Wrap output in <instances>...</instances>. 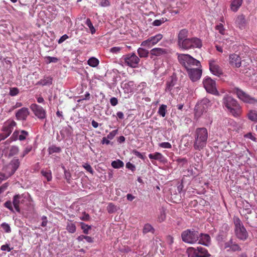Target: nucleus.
Returning a JSON list of instances; mask_svg holds the SVG:
<instances>
[{
    "instance_id": "nucleus-18",
    "label": "nucleus",
    "mask_w": 257,
    "mask_h": 257,
    "mask_svg": "<svg viewBox=\"0 0 257 257\" xmlns=\"http://www.w3.org/2000/svg\"><path fill=\"white\" fill-rule=\"evenodd\" d=\"M16 125L17 123L14 120L9 119L4 123L2 131L10 135Z\"/></svg>"
},
{
    "instance_id": "nucleus-48",
    "label": "nucleus",
    "mask_w": 257,
    "mask_h": 257,
    "mask_svg": "<svg viewBox=\"0 0 257 257\" xmlns=\"http://www.w3.org/2000/svg\"><path fill=\"white\" fill-rule=\"evenodd\" d=\"M19 93V90L17 87H13L10 88V95L12 96L17 95Z\"/></svg>"
},
{
    "instance_id": "nucleus-57",
    "label": "nucleus",
    "mask_w": 257,
    "mask_h": 257,
    "mask_svg": "<svg viewBox=\"0 0 257 257\" xmlns=\"http://www.w3.org/2000/svg\"><path fill=\"white\" fill-rule=\"evenodd\" d=\"M132 153L134 155L138 157V158H139L142 160H145V157L142 154H141L140 152H139L137 150H133Z\"/></svg>"
},
{
    "instance_id": "nucleus-11",
    "label": "nucleus",
    "mask_w": 257,
    "mask_h": 257,
    "mask_svg": "<svg viewBox=\"0 0 257 257\" xmlns=\"http://www.w3.org/2000/svg\"><path fill=\"white\" fill-rule=\"evenodd\" d=\"M163 37V35L161 34H158L155 36L150 37L146 40L143 41L141 45L144 47L150 48L161 40Z\"/></svg>"
},
{
    "instance_id": "nucleus-16",
    "label": "nucleus",
    "mask_w": 257,
    "mask_h": 257,
    "mask_svg": "<svg viewBox=\"0 0 257 257\" xmlns=\"http://www.w3.org/2000/svg\"><path fill=\"white\" fill-rule=\"evenodd\" d=\"M187 71L190 79L193 82L199 80L202 75V70L199 68H191Z\"/></svg>"
},
{
    "instance_id": "nucleus-25",
    "label": "nucleus",
    "mask_w": 257,
    "mask_h": 257,
    "mask_svg": "<svg viewBox=\"0 0 257 257\" xmlns=\"http://www.w3.org/2000/svg\"><path fill=\"white\" fill-rule=\"evenodd\" d=\"M191 49L201 48L202 46V41L198 38L192 37L190 38Z\"/></svg>"
},
{
    "instance_id": "nucleus-6",
    "label": "nucleus",
    "mask_w": 257,
    "mask_h": 257,
    "mask_svg": "<svg viewBox=\"0 0 257 257\" xmlns=\"http://www.w3.org/2000/svg\"><path fill=\"white\" fill-rule=\"evenodd\" d=\"M181 237L184 242L192 244L198 240L199 233L197 231L187 229L182 232Z\"/></svg>"
},
{
    "instance_id": "nucleus-44",
    "label": "nucleus",
    "mask_w": 257,
    "mask_h": 257,
    "mask_svg": "<svg viewBox=\"0 0 257 257\" xmlns=\"http://www.w3.org/2000/svg\"><path fill=\"white\" fill-rule=\"evenodd\" d=\"M107 210L109 213H112L116 211V206L112 203H109L107 206Z\"/></svg>"
},
{
    "instance_id": "nucleus-40",
    "label": "nucleus",
    "mask_w": 257,
    "mask_h": 257,
    "mask_svg": "<svg viewBox=\"0 0 257 257\" xmlns=\"http://www.w3.org/2000/svg\"><path fill=\"white\" fill-rule=\"evenodd\" d=\"M154 229L150 224L147 223L145 224L143 229V232L144 234H146L150 232L154 233Z\"/></svg>"
},
{
    "instance_id": "nucleus-34",
    "label": "nucleus",
    "mask_w": 257,
    "mask_h": 257,
    "mask_svg": "<svg viewBox=\"0 0 257 257\" xmlns=\"http://www.w3.org/2000/svg\"><path fill=\"white\" fill-rule=\"evenodd\" d=\"M19 152V148L16 146H12L10 147L9 153L8 154L9 157H13L17 155Z\"/></svg>"
},
{
    "instance_id": "nucleus-23",
    "label": "nucleus",
    "mask_w": 257,
    "mask_h": 257,
    "mask_svg": "<svg viewBox=\"0 0 257 257\" xmlns=\"http://www.w3.org/2000/svg\"><path fill=\"white\" fill-rule=\"evenodd\" d=\"M189 32L186 29L181 30L178 34L177 44L179 45L184 40L188 39Z\"/></svg>"
},
{
    "instance_id": "nucleus-54",
    "label": "nucleus",
    "mask_w": 257,
    "mask_h": 257,
    "mask_svg": "<svg viewBox=\"0 0 257 257\" xmlns=\"http://www.w3.org/2000/svg\"><path fill=\"white\" fill-rule=\"evenodd\" d=\"M4 206L10 211L14 212V209L12 206V203L11 201H7L4 203Z\"/></svg>"
},
{
    "instance_id": "nucleus-3",
    "label": "nucleus",
    "mask_w": 257,
    "mask_h": 257,
    "mask_svg": "<svg viewBox=\"0 0 257 257\" xmlns=\"http://www.w3.org/2000/svg\"><path fill=\"white\" fill-rule=\"evenodd\" d=\"M20 165L19 159L14 157L8 165L4 166L3 168L4 173H0V182L12 176L18 169Z\"/></svg>"
},
{
    "instance_id": "nucleus-42",
    "label": "nucleus",
    "mask_w": 257,
    "mask_h": 257,
    "mask_svg": "<svg viewBox=\"0 0 257 257\" xmlns=\"http://www.w3.org/2000/svg\"><path fill=\"white\" fill-rule=\"evenodd\" d=\"M85 24L89 28L91 33L92 34H94L96 32V30H95V29L94 28V27L89 19H87L86 20Z\"/></svg>"
},
{
    "instance_id": "nucleus-30",
    "label": "nucleus",
    "mask_w": 257,
    "mask_h": 257,
    "mask_svg": "<svg viewBox=\"0 0 257 257\" xmlns=\"http://www.w3.org/2000/svg\"><path fill=\"white\" fill-rule=\"evenodd\" d=\"M248 118L254 122H257V111L250 110L247 113Z\"/></svg>"
},
{
    "instance_id": "nucleus-7",
    "label": "nucleus",
    "mask_w": 257,
    "mask_h": 257,
    "mask_svg": "<svg viewBox=\"0 0 257 257\" xmlns=\"http://www.w3.org/2000/svg\"><path fill=\"white\" fill-rule=\"evenodd\" d=\"M203 83L207 92L215 95H219V93L216 88V82L214 80L210 77H206L203 80Z\"/></svg>"
},
{
    "instance_id": "nucleus-47",
    "label": "nucleus",
    "mask_w": 257,
    "mask_h": 257,
    "mask_svg": "<svg viewBox=\"0 0 257 257\" xmlns=\"http://www.w3.org/2000/svg\"><path fill=\"white\" fill-rule=\"evenodd\" d=\"M21 135L19 136V140L21 141H24L26 139V137L29 135L28 132L22 130L21 131Z\"/></svg>"
},
{
    "instance_id": "nucleus-52",
    "label": "nucleus",
    "mask_w": 257,
    "mask_h": 257,
    "mask_svg": "<svg viewBox=\"0 0 257 257\" xmlns=\"http://www.w3.org/2000/svg\"><path fill=\"white\" fill-rule=\"evenodd\" d=\"M215 29L216 30L218 31L221 34H224L225 30L222 24H220L217 25L215 27Z\"/></svg>"
},
{
    "instance_id": "nucleus-29",
    "label": "nucleus",
    "mask_w": 257,
    "mask_h": 257,
    "mask_svg": "<svg viewBox=\"0 0 257 257\" xmlns=\"http://www.w3.org/2000/svg\"><path fill=\"white\" fill-rule=\"evenodd\" d=\"M190 38H188L186 39L185 40H184L183 42H182L180 44H179L178 45V47L183 50H189L191 49V44Z\"/></svg>"
},
{
    "instance_id": "nucleus-50",
    "label": "nucleus",
    "mask_w": 257,
    "mask_h": 257,
    "mask_svg": "<svg viewBox=\"0 0 257 257\" xmlns=\"http://www.w3.org/2000/svg\"><path fill=\"white\" fill-rule=\"evenodd\" d=\"M82 167L84 168H85L87 171L90 173L91 174H93L94 171L91 166L89 164L87 163H85L82 165Z\"/></svg>"
},
{
    "instance_id": "nucleus-38",
    "label": "nucleus",
    "mask_w": 257,
    "mask_h": 257,
    "mask_svg": "<svg viewBox=\"0 0 257 257\" xmlns=\"http://www.w3.org/2000/svg\"><path fill=\"white\" fill-rule=\"evenodd\" d=\"M138 53L141 58H146L148 56L149 51L144 48H139L138 49Z\"/></svg>"
},
{
    "instance_id": "nucleus-56",
    "label": "nucleus",
    "mask_w": 257,
    "mask_h": 257,
    "mask_svg": "<svg viewBox=\"0 0 257 257\" xmlns=\"http://www.w3.org/2000/svg\"><path fill=\"white\" fill-rule=\"evenodd\" d=\"M46 59H47V63H48L52 62L56 63L58 61V58L54 57L48 56L46 57Z\"/></svg>"
},
{
    "instance_id": "nucleus-62",
    "label": "nucleus",
    "mask_w": 257,
    "mask_h": 257,
    "mask_svg": "<svg viewBox=\"0 0 257 257\" xmlns=\"http://www.w3.org/2000/svg\"><path fill=\"white\" fill-rule=\"evenodd\" d=\"M64 174H65V178L67 180V182L68 183H70V180H71V174L70 173V172L67 171H65L64 172Z\"/></svg>"
},
{
    "instance_id": "nucleus-33",
    "label": "nucleus",
    "mask_w": 257,
    "mask_h": 257,
    "mask_svg": "<svg viewBox=\"0 0 257 257\" xmlns=\"http://www.w3.org/2000/svg\"><path fill=\"white\" fill-rule=\"evenodd\" d=\"M38 84L43 86L50 85L52 84V78L51 77H47L43 79L40 80L38 82Z\"/></svg>"
},
{
    "instance_id": "nucleus-31",
    "label": "nucleus",
    "mask_w": 257,
    "mask_h": 257,
    "mask_svg": "<svg viewBox=\"0 0 257 257\" xmlns=\"http://www.w3.org/2000/svg\"><path fill=\"white\" fill-rule=\"evenodd\" d=\"M48 152L49 155H51L54 153H59L61 152V148L55 145H52L48 148Z\"/></svg>"
},
{
    "instance_id": "nucleus-58",
    "label": "nucleus",
    "mask_w": 257,
    "mask_h": 257,
    "mask_svg": "<svg viewBox=\"0 0 257 257\" xmlns=\"http://www.w3.org/2000/svg\"><path fill=\"white\" fill-rule=\"evenodd\" d=\"M1 249L3 251H7L10 252L13 248H10V245L8 244H6L2 245Z\"/></svg>"
},
{
    "instance_id": "nucleus-55",
    "label": "nucleus",
    "mask_w": 257,
    "mask_h": 257,
    "mask_svg": "<svg viewBox=\"0 0 257 257\" xmlns=\"http://www.w3.org/2000/svg\"><path fill=\"white\" fill-rule=\"evenodd\" d=\"M226 238V235L224 234L223 232H220L217 236V240L218 241H222Z\"/></svg>"
},
{
    "instance_id": "nucleus-19",
    "label": "nucleus",
    "mask_w": 257,
    "mask_h": 257,
    "mask_svg": "<svg viewBox=\"0 0 257 257\" xmlns=\"http://www.w3.org/2000/svg\"><path fill=\"white\" fill-rule=\"evenodd\" d=\"M229 63L233 66L239 68L241 66V58L236 54H232L229 56Z\"/></svg>"
},
{
    "instance_id": "nucleus-21",
    "label": "nucleus",
    "mask_w": 257,
    "mask_h": 257,
    "mask_svg": "<svg viewBox=\"0 0 257 257\" xmlns=\"http://www.w3.org/2000/svg\"><path fill=\"white\" fill-rule=\"evenodd\" d=\"M29 114L28 109L26 107H22L17 112L16 117L18 120H26Z\"/></svg>"
},
{
    "instance_id": "nucleus-12",
    "label": "nucleus",
    "mask_w": 257,
    "mask_h": 257,
    "mask_svg": "<svg viewBox=\"0 0 257 257\" xmlns=\"http://www.w3.org/2000/svg\"><path fill=\"white\" fill-rule=\"evenodd\" d=\"M124 60L127 66L132 68H137L140 62V59L135 53L126 55L124 56Z\"/></svg>"
},
{
    "instance_id": "nucleus-49",
    "label": "nucleus",
    "mask_w": 257,
    "mask_h": 257,
    "mask_svg": "<svg viewBox=\"0 0 257 257\" xmlns=\"http://www.w3.org/2000/svg\"><path fill=\"white\" fill-rule=\"evenodd\" d=\"M1 226L6 232L9 233L11 231V227L8 223H3Z\"/></svg>"
},
{
    "instance_id": "nucleus-60",
    "label": "nucleus",
    "mask_w": 257,
    "mask_h": 257,
    "mask_svg": "<svg viewBox=\"0 0 257 257\" xmlns=\"http://www.w3.org/2000/svg\"><path fill=\"white\" fill-rule=\"evenodd\" d=\"M126 167L132 170L133 172H134L136 169L135 166L130 162H128L126 164Z\"/></svg>"
},
{
    "instance_id": "nucleus-15",
    "label": "nucleus",
    "mask_w": 257,
    "mask_h": 257,
    "mask_svg": "<svg viewBox=\"0 0 257 257\" xmlns=\"http://www.w3.org/2000/svg\"><path fill=\"white\" fill-rule=\"evenodd\" d=\"M209 69L211 72L217 76L222 74V70L218 65L217 61L214 59H211L209 61Z\"/></svg>"
},
{
    "instance_id": "nucleus-35",
    "label": "nucleus",
    "mask_w": 257,
    "mask_h": 257,
    "mask_svg": "<svg viewBox=\"0 0 257 257\" xmlns=\"http://www.w3.org/2000/svg\"><path fill=\"white\" fill-rule=\"evenodd\" d=\"M66 229L69 233H73L76 231V227L75 223L70 221L67 223Z\"/></svg>"
},
{
    "instance_id": "nucleus-39",
    "label": "nucleus",
    "mask_w": 257,
    "mask_h": 257,
    "mask_svg": "<svg viewBox=\"0 0 257 257\" xmlns=\"http://www.w3.org/2000/svg\"><path fill=\"white\" fill-rule=\"evenodd\" d=\"M88 64L91 67H95L99 64V60L94 57H91L87 61Z\"/></svg>"
},
{
    "instance_id": "nucleus-27",
    "label": "nucleus",
    "mask_w": 257,
    "mask_h": 257,
    "mask_svg": "<svg viewBox=\"0 0 257 257\" xmlns=\"http://www.w3.org/2000/svg\"><path fill=\"white\" fill-rule=\"evenodd\" d=\"M243 0H232L230 5V9L232 11L236 12L241 7Z\"/></svg>"
},
{
    "instance_id": "nucleus-43",
    "label": "nucleus",
    "mask_w": 257,
    "mask_h": 257,
    "mask_svg": "<svg viewBox=\"0 0 257 257\" xmlns=\"http://www.w3.org/2000/svg\"><path fill=\"white\" fill-rule=\"evenodd\" d=\"M166 21H167V18H162L161 19L155 20L152 24L154 26H160Z\"/></svg>"
},
{
    "instance_id": "nucleus-1",
    "label": "nucleus",
    "mask_w": 257,
    "mask_h": 257,
    "mask_svg": "<svg viewBox=\"0 0 257 257\" xmlns=\"http://www.w3.org/2000/svg\"><path fill=\"white\" fill-rule=\"evenodd\" d=\"M223 106L234 117H238L242 113L241 107L231 96L225 95L222 99Z\"/></svg>"
},
{
    "instance_id": "nucleus-5",
    "label": "nucleus",
    "mask_w": 257,
    "mask_h": 257,
    "mask_svg": "<svg viewBox=\"0 0 257 257\" xmlns=\"http://www.w3.org/2000/svg\"><path fill=\"white\" fill-rule=\"evenodd\" d=\"M235 232L237 237L242 240H245L248 237V233L243 226L241 221L238 217H234Z\"/></svg>"
},
{
    "instance_id": "nucleus-24",
    "label": "nucleus",
    "mask_w": 257,
    "mask_h": 257,
    "mask_svg": "<svg viewBox=\"0 0 257 257\" xmlns=\"http://www.w3.org/2000/svg\"><path fill=\"white\" fill-rule=\"evenodd\" d=\"M199 237L200 239L199 240V243L200 244L205 246H208L210 244L211 238L208 234L200 233L199 234Z\"/></svg>"
},
{
    "instance_id": "nucleus-17",
    "label": "nucleus",
    "mask_w": 257,
    "mask_h": 257,
    "mask_svg": "<svg viewBox=\"0 0 257 257\" xmlns=\"http://www.w3.org/2000/svg\"><path fill=\"white\" fill-rule=\"evenodd\" d=\"M25 199L26 198L23 196V195L17 194L14 196L13 204L17 212H20V205L23 204Z\"/></svg>"
},
{
    "instance_id": "nucleus-36",
    "label": "nucleus",
    "mask_w": 257,
    "mask_h": 257,
    "mask_svg": "<svg viewBox=\"0 0 257 257\" xmlns=\"http://www.w3.org/2000/svg\"><path fill=\"white\" fill-rule=\"evenodd\" d=\"M111 166L115 169H119L124 166L123 162L120 160L113 161L111 162Z\"/></svg>"
},
{
    "instance_id": "nucleus-63",
    "label": "nucleus",
    "mask_w": 257,
    "mask_h": 257,
    "mask_svg": "<svg viewBox=\"0 0 257 257\" xmlns=\"http://www.w3.org/2000/svg\"><path fill=\"white\" fill-rule=\"evenodd\" d=\"M110 102L111 105L112 106H115L118 103V100L117 99L116 97H112L110 99Z\"/></svg>"
},
{
    "instance_id": "nucleus-37",
    "label": "nucleus",
    "mask_w": 257,
    "mask_h": 257,
    "mask_svg": "<svg viewBox=\"0 0 257 257\" xmlns=\"http://www.w3.org/2000/svg\"><path fill=\"white\" fill-rule=\"evenodd\" d=\"M167 106L165 104H162L159 108L158 113L162 117H165L167 112Z\"/></svg>"
},
{
    "instance_id": "nucleus-45",
    "label": "nucleus",
    "mask_w": 257,
    "mask_h": 257,
    "mask_svg": "<svg viewBox=\"0 0 257 257\" xmlns=\"http://www.w3.org/2000/svg\"><path fill=\"white\" fill-rule=\"evenodd\" d=\"M81 229L83 230V233L88 234L89 230L91 228V226L86 224L83 222H81Z\"/></svg>"
},
{
    "instance_id": "nucleus-28",
    "label": "nucleus",
    "mask_w": 257,
    "mask_h": 257,
    "mask_svg": "<svg viewBox=\"0 0 257 257\" xmlns=\"http://www.w3.org/2000/svg\"><path fill=\"white\" fill-rule=\"evenodd\" d=\"M149 157L151 160L154 159L159 161L160 162H164L165 160L164 156L159 152H156L154 154H150Z\"/></svg>"
},
{
    "instance_id": "nucleus-2",
    "label": "nucleus",
    "mask_w": 257,
    "mask_h": 257,
    "mask_svg": "<svg viewBox=\"0 0 257 257\" xmlns=\"http://www.w3.org/2000/svg\"><path fill=\"white\" fill-rule=\"evenodd\" d=\"M208 139V131L205 127L197 128L194 134V149L200 151L205 148Z\"/></svg>"
},
{
    "instance_id": "nucleus-46",
    "label": "nucleus",
    "mask_w": 257,
    "mask_h": 257,
    "mask_svg": "<svg viewBox=\"0 0 257 257\" xmlns=\"http://www.w3.org/2000/svg\"><path fill=\"white\" fill-rule=\"evenodd\" d=\"M32 146L31 145H28L24 149L21 157L24 158L26 155L29 154L32 150Z\"/></svg>"
},
{
    "instance_id": "nucleus-61",
    "label": "nucleus",
    "mask_w": 257,
    "mask_h": 257,
    "mask_svg": "<svg viewBox=\"0 0 257 257\" xmlns=\"http://www.w3.org/2000/svg\"><path fill=\"white\" fill-rule=\"evenodd\" d=\"M100 5L102 7H107L110 5L109 0H100Z\"/></svg>"
},
{
    "instance_id": "nucleus-32",
    "label": "nucleus",
    "mask_w": 257,
    "mask_h": 257,
    "mask_svg": "<svg viewBox=\"0 0 257 257\" xmlns=\"http://www.w3.org/2000/svg\"><path fill=\"white\" fill-rule=\"evenodd\" d=\"M166 217L165 211L163 208H162L160 209V213L158 215L157 221L160 223L162 222L165 220Z\"/></svg>"
},
{
    "instance_id": "nucleus-20",
    "label": "nucleus",
    "mask_w": 257,
    "mask_h": 257,
    "mask_svg": "<svg viewBox=\"0 0 257 257\" xmlns=\"http://www.w3.org/2000/svg\"><path fill=\"white\" fill-rule=\"evenodd\" d=\"M170 53L169 49L161 48H155L150 51L151 56H161L168 54Z\"/></svg>"
},
{
    "instance_id": "nucleus-64",
    "label": "nucleus",
    "mask_w": 257,
    "mask_h": 257,
    "mask_svg": "<svg viewBox=\"0 0 257 257\" xmlns=\"http://www.w3.org/2000/svg\"><path fill=\"white\" fill-rule=\"evenodd\" d=\"M68 38L69 37L66 34H65L60 37L58 42L59 44H61Z\"/></svg>"
},
{
    "instance_id": "nucleus-8",
    "label": "nucleus",
    "mask_w": 257,
    "mask_h": 257,
    "mask_svg": "<svg viewBox=\"0 0 257 257\" xmlns=\"http://www.w3.org/2000/svg\"><path fill=\"white\" fill-rule=\"evenodd\" d=\"M234 91L238 98L244 102L249 104H254L257 102V99H255L254 97H251L241 89L238 88H235Z\"/></svg>"
},
{
    "instance_id": "nucleus-14",
    "label": "nucleus",
    "mask_w": 257,
    "mask_h": 257,
    "mask_svg": "<svg viewBox=\"0 0 257 257\" xmlns=\"http://www.w3.org/2000/svg\"><path fill=\"white\" fill-rule=\"evenodd\" d=\"M223 248L226 249L227 251L232 252L240 251L241 250V248L238 244L231 238L224 243Z\"/></svg>"
},
{
    "instance_id": "nucleus-9",
    "label": "nucleus",
    "mask_w": 257,
    "mask_h": 257,
    "mask_svg": "<svg viewBox=\"0 0 257 257\" xmlns=\"http://www.w3.org/2000/svg\"><path fill=\"white\" fill-rule=\"evenodd\" d=\"M211 103L207 98H204L196 105L195 110L196 115H200L204 112H206L208 108L210 106Z\"/></svg>"
},
{
    "instance_id": "nucleus-4",
    "label": "nucleus",
    "mask_w": 257,
    "mask_h": 257,
    "mask_svg": "<svg viewBox=\"0 0 257 257\" xmlns=\"http://www.w3.org/2000/svg\"><path fill=\"white\" fill-rule=\"evenodd\" d=\"M179 63L183 66L186 70L193 68V66H200V62L189 54H177Z\"/></svg>"
},
{
    "instance_id": "nucleus-22",
    "label": "nucleus",
    "mask_w": 257,
    "mask_h": 257,
    "mask_svg": "<svg viewBox=\"0 0 257 257\" xmlns=\"http://www.w3.org/2000/svg\"><path fill=\"white\" fill-rule=\"evenodd\" d=\"M235 23L239 29L243 30L245 29L246 25V20L245 16L243 15H240L237 16L235 19Z\"/></svg>"
},
{
    "instance_id": "nucleus-10",
    "label": "nucleus",
    "mask_w": 257,
    "mask_h": 257,
    "mask_svg": "<svg viewBox=\"0 0 257 257\" xmlns=\"http://www.w3.org/2000/svg\"><path fill=\"white\" fill-rule=\"evenodd\" d=\"M189 257H209L210 255L208 250L202 247H197V249L190 248Z\"/></svg>"
},
{
    "instance_id": "nucleus-41",
    "label": "nucleus",
    "mask_w": 257,
    "mask_h": 257,
    "mask_svg": "<svg viewBox=\"0 0 257 257\" xmlns=\"http://www.w3.org/2000/svg\"><path fill=\"white\" fill-rule=\"evenodd\" d=\"M41 174L44 177H45L47 179L48 181H51V180L52 179V173H51V172L50 170H49L47 171L42 170Z\"/></svg>"
},
{
    "instance_id": "nucleus-13",
    "label": "nucleus",
    "mask_w": 257,
    "mask_h": 257,
    "mask_svg": "<svg viewBox=\"0 0 257 257\" xmlns=\"http://www.w3.org/2000/svg\"><path fill=\"white\" fill-rule=\"evenodd\" d=\"M30 108L35 115L39 119H43L46 118V112L41 106L34 103L31 105Z\"/></svg>"
},
{
    "instance_id": "nucleus-59",
    "label": "nucleus",
    "mask_w": 257,
    "mask_h": 257,
    "mask_svg": "<svg viewBox=\"0 0 257 257\" xmlns=\"http://www.w3.org/2000/svg\"><path fill=\"white\" fill-rule=\"evenodd\" d=\"M84 238L88 242L92 243L93 242V238L89 236H85L81 235L79 236V238Z\"/></svg>"
},
{
    "instance_id": "nucleus-51",
    "label": "nucleus",
    "mask_w": 257,
    "mask_h": 257,
    "mask_svg": "<svg viewBox=\"0 0 257 257\" xmlns=\"http://www.w3.org/2000/svg\"><path fill=\"white\" fill-rule=\"evenodd\" d=\"M159 146L162 148L171 149L172 148L171 144L169 142H163L159 144Z\"/></svg>"
},
{
    "instance_id": "nucleus-26",
    "label": "nucleus",
    "mask_w": 257,
    "mask_h": 257,
    "mask_svg": "<svg viewBox=\"0 0 257 257\" xmlns=\"http://www.w3.org/2000/svg\"><path fill=\"white\" fill-rule=\"evenodd\" d=\"M176 82V79L173 76L170 77L168 79L166 82V87L165 89L166 91L171 92L173 87L175 86Z\"/></svg>"
},
{
    "instance_id": "nucleus-53",
    "label": "nucleus",
    "mask_w": 257,
    "mask_h": 257,
    "mask_svg": "<svg viewBox=\"0 0 257 257\" xmlns=\"http://www.w3.org/2000/svg\"><path fill=\"white\" fill-rule=\"evenodd\" d=\"M118 130H115L111 132L107 136V139L109 140H112L115 135L117 134Z\"/></svg>"
}]
</instances>
